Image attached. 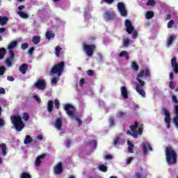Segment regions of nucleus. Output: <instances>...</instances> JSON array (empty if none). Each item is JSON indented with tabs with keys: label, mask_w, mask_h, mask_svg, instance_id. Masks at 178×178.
Segmentation results:
<instances>
[{
	"label": "nucleus",
	"mask_w": 178,
	"mask_h": 178,
	"mask_svg": "<svg viewBox=\"0 0 178 178\" xmlns=\"http://www.w3.org/2000/svg\"><path fill=\"white\" fill-rule=\"evenodd\" d=\"M63 70H65V62L62 61L52 67L49 71V74H57V76H60Z\"/></svg>",
	"instance_id": "obj_7"
},
{
	"label": "nucleus",
	"mask_w": 178,
	"mask_h": 178,
	"mask_svg": "<svg viewBox=\"0 0 178 178\" xmlns=\"http://www.w3.org/2000/svg\"><path fill=\"white\" fill-rule=\"evenodd\" d=\"M0 94H6V91L5 90V88H0Z\"/></svg>",
	"instance_id": "obj_61"
},
{
	"label": "nucleus",
	"mask_w": 178,
	"mask_h": 178,
	"mask_svg": "<svg viewBox=\"0 0 178 178\" xmlns=\"http://www.w3.org/2000/svg\"><path fill=\"white\" fill-rule=\"evenodd\" d=\"M146 5L147 6H154L155 5V0H148Z\"/></svg>",
	"instance_id": "obj_44"
},
{
	"label": "nucleus",
	"mask_w": 178,
	"mask_h": 178,
	"mask_svg": "<svg viewBox=\"0 0 178 178\" xmlns=\"http://www.w3.org/2000/svg\"><path fill=\"white\" fill-rule=\"evenodd\" d=\"M83 49L87 56L91 58L92 55H94V52L97 50V45L94 44H87L86 43H83Z\"/></svg>",
	"instance_id": "obj_9"
},
{
	"label": "nucleus",
	"mask_w": 178,
	"mask_h": 178,
	"mask_svg": "<svg viewBox=\"0 0 178 178\" xmlns=\"http://www.w3.org/2000/svg\"><path fill=\"white\" fill-rule=\"evenodd\" d=\"M120 90L122 97H123L124 99H127V98H129V92H127V88H126V86H122Z\"/></svg>",
	"instance_id": "obj_16"
},
{
	"label": "nucleus",
	"mask_w": 178,
	"mask_h": 178,
	"mask_svg": "<svg viewBox=\"0 0 178 178\" xmlns=\"http://www.w3.org/2000/svg\"><path fill=\"white\" fill-rule=\"evenodd\" d=\"M87 74H88V76H94V70H88Z\"/></svg>",
	"instance_id": "obj_52"
},
{
	"label": "nucleus",
	"mask_w": 178,
	"mask_h": 178,
	"mask_svg": "<svg viewBox=\"0 0 178 178\" xmlns=\"http://www.w3.org/2000/svg\"><path fill=\"white\" fill-rule=\"evenodd\" d=\"M125 26L127 27V33H128V34H132V38L134 40H136V38L138 37V31L134 30V26H133V24H131V21H130V19L125 20Z\"/></svg>",
	"instance_id": "obj_8"
},
{
	"label": "nucleus",
	"mask_w": 178,
	"mask_h": 178,
	"mask_svg": "<svg viewBox=\"0 0 178 178\" xmlns=\"http://www.w3.org/2000/svg\"><path fill=\"white\" fill-rule=\"evenodd\" d=\"M64 109L67 113V115L71 118L72 119H74L76 122H77L79 127L81 126L83 124V121L80 120L78 117H76V115L74 114V111H76V108L74 107L73 105L70 104H67L64 106Z\"/></svg>",
	"instance_id": "obj_4"
},
{
	"label": "nucleus",
	"mask_w": 178,
	"mask_h": 178,
	"mask_svg": "<svg viewBox=\"0 0 178 178\" xmlns=\"http://www.w3.org/2000/svg\"><path fill=\"white\" fill-rule=\"evenodd\" d=\"M126 115H127V113L125 112H123V111L118 112L119 118H123V116H126Z\"/></svg>",
	"instance_id": "obj_51"
},
{
	"label": "nucleus",
	"mask_w": 178,
	"mask_h": 178,
	"mask_svg": "<svg viewBox=\"0 0 178 178\" xmlns=\"http://www.w3.org/2000/svg\"><path fill=\"white\" fill-rule=\"evenodd\" d=\"M130 130L132 131L134 138H137L138 137V134L141 136L143 134V131H144V124H140L138 127V122L135 121L134 124L130 125ZM137 129L138 131H137Z\"/></svg>",
	"instance_id": "obj_6"
},
{
	"label": "nucleus",
	"mask_w": 178,
	"mask_h": 178,
	"mask_svg": "<svg viewBox=\"0 0 178 178\" xmlns=\"http://www.w3.org/2000/svg\"><path fill=\"white\" fill-rule=\"evenodd\" d=\"M84 84H86L85 79H81L79 81V86H81V87H83V86H84Z\"/></svg>",
	"instance_id": "obj_54"
},
{
	"label": "nucleus",
	"mask_w": 178,
	"mask_h": 178,
	"mask_svg": "<svg viewBox=\"0 0 178 178\" xmlns=\"http://www.w3.org/2000/svg\"><path fill=\"white\" fill-rule=\"evenodd\" d=\"M162 114L164 115L165 118H164V122L167 126V129L169 130L170 129V112L166 108H162Z\"/></svg>",
	"instance_id": "obj_10"
},
{
	"label": "nucleus",
	"mask_w": 178,
	"mask_h": 178,
	"mask_svg": "<svg viewBox=\"0 0 178 178\" xmlns=\"http://www.w3.org/2000/svg\"><path fill=\"white\" fill-rule=\"evenodd\" d=\"M131 67L134 70H135V72H138V70L140 69V66H138L136 62L131 63Z\"/></svg>",
	"instance_id": "obj_35"
},
{
	"label": "nucleus",
	"mask_w": 178,
	"mask_h": 178,
	"mask_svg": "<svg viewBox=\"0 0 178 178\" xmlns=\"http://www.w3.org/2000/svg\"><path fill=\"white\" fill-rule=\"evenodd\" d=\"M7 80H8V81H15V78L12 76H8Z\"/></svg>",
	"instance_id": "obj_60"
},
{
	"label": "nucleus",
	"mask_w": 178,
	"mask_h": 178,
	"mask_svg": "<svg viewBox=\"0 0 178 178\" xmlns=\"http://www.w3.org/2000/svg\"><path fill=\"white\" fill-rule=\"evenodd\" d=\"M112 158H113V157L112 155H111V154H106V155L104 156V159H105L106 160L112 159Z\"/></svg>",
	"instance_id": "obj_59"
},
{
	"label": "nucleus",
	"mask_w": 178,
	"mask_h": 178,
	"mask_svg": "<svg viewBox=\"0 0 178 178\" xmlns=\"http://www.w3.org/2000/svg\"><path fill=\"white\" fill-rule=\"evenodd\" d=\"M119 141H120V137L117 136L115 139H114V145H118V144L119 143Z\"/></svg>",
	"instance_id": "obj_49"
},
{
	"label": "nucleus",
	"mask_w": 178,
	"mask_h": 178,
	"mask_svg": "<svg viewBox=\"0 0 178 178\" xmlns=\"http://www.w3.org/2000/svg\"><path fill=\"white\" fill-rule=\"evenodd\" d=\"M22 119H24V120H25V122H27V120H29V119H30V115H29V114L27 113H24L23 115H22Z\"/></svg>",
	"instance_id": "obj_40"
},
{
	"label": "nucleus",
	"mask_w": 178,
	"mask_h": 178,
	"mask_svg": "<svg viewBox=\"0 0 178 178\" xmlns=\"http://www.w3.org/2000/svg\"><path fill=\"white\" fill-rule=\"evenodd\" d=\"M54 37H55V33L51 31H48L46 33V38H47V40H51V38H54Z\"/></svg>",
	"instance_id": "obj_32"
},
{
	"label": "nucleus",
	"mask_w": 178,
	"mask_h": 178,
	"mask_svg": "<svg viewBox=\"0 0 178 178\" xmlns=\"http://www.w3.org/2000/svg\"><path fill=\"white\" fill-rule=\"evenodd\" d=\"M145 17L147 19H152V17H154V12L147 11L145 14Z\"/></svg>",
	"instance_id": "obj_36"
},
{
	"label": "nucleus",
	"mask_w": 178,
	"mask_h": 178,
	"mask_svg": "<svg viewBox=\"0 0 178 178\" xmlns=\"http://www.w3.org/2000/svg\"><path fill=\"white\" fill-rule=\"evenodd\" d=\"M128 144V152H130V154H134V145L131 143V141L128 140L127 141Z\"/></svg>",
	"instance_id": "obj_25"
},
{
	"label": "nucleus",
	"mask_w": 178,
	"mask_h": 178,
	"mask_svg": "<svg viewBox=\"0 0 178 178\" xmlns=\"http://www.w3.org/2000/svg\"><path fill=\"white\" fill-rule=\"evenodd\" d=\"M54 105L56 109H59V108H60V103H59V100L58 99L54 100Z\"/></svg>",
	"instance_id": "obj_42"
},
{
	"label": "nucleus",
	"mask_w": 178,
	"mask_h": 178,
	"mask_svg": "<svg viewBox=\"0 0 178 178\" xmlns=\"http://www.w3.org/2000/svg\"><path fill=\"white\" fill-rule=\"evenodd\" d=\"M134 159V158H133V157H129L126 161L127 165H130V163H131V162L133 161Z\"/></svg>",
	"instance_id": "obj_50"
},
{
	"label": "nucleus",
	"mask_w": 178,
	"mask_h": 178,
	"mask_svg": "<svg viewBox=\"0 0 178 178\" xmlns=\"http://www.w3.org/2000/svg\"><path fill=\"white\" fill-rule=\"evenodd\" d=\"M122 42H123L124 47H129L131 42H133V40H130V39L126 38V39H123Z\"/></svg>",
	"instance_id": "obj_31"
},
{
	"label": "nucleus",
	"mask_w": 178,
	"mask_h": 178,
	"mask_svg": "<svg viewBox=\"0 0 178 178\" xmlns=\"http://www.w3.org/2000/svg\"><path fill=\"white\" fill-rule=\"evenodd\" d=\"M0 148L2 149V154L3 156H6L8 152H6V144L1 143L0 144Z\"/></svg>",
	"instance_id": "obj_28"
},
{
	"label": "nucleus",
	"mask_w": 178,
	"mask_h": 178,
	"mask_svg": "<svg viewBox=\"0 0 178 178\" xmlns=\"http://www.w3.org/2000/svg\"><path fill=\"white\" fill-rule=\"evenodd\" d=\"M71 144H72V140L67 139V143H66L67 148H69L70 147Z\"/></svg>",
	"instance_id": "obj_57"
},
{
	"label": "nucleus",
	"mask_w": 178,
	"mask_h": 178,
	"mask_svg": "<svg viewBox=\"0 0 178 178\" xmlns=\"http://www.w3.org/2000/svg\"><path fill=\"white\" fill-rule=\"evenodd\" d=\"M5 54H6V49L3 47L0 48V60L5 58Z\"/></svg>",
	"instance_id": "obj_29"
},
{
	"label": "nucleus",
	"mask_w": 178,
	"mask_h": 178,
	"mask_svg": "<svg viewBox=\"0 0 178 178\" xmlns=\"http://www.w3.org/2000/svg\"><path fill=\"white\" fill-rule=\"evenodd\" d=\"M102 2H105L108 5H112V3L115 2V0H102Z\"/></svg>",
	"instance_id": "obj_48"
},
{
	"label": "nucleus",
	"mask_w": 178,
	"mask_h": 178,
	"mask_svg": "<svg viewBox=\"0 0 178 178\" xmlns=\"http://www.w3.org/2000/svg\"><path fill=\"white\" fill-rule=\"evenodd\" d=\"M35 88L38 90H45L47 87V83L44 79H38V81L34 83Z\"/></svg>",
	"instance_id": "obj_12"
},
{
	"label": "nucleus",
	"mask_w": 178,
	"mask_h": 178,
	"mask_svg": "<svg viewBox=\"0 0 178 178\" xmlns=\"http://www.w3.org/2000/svg\"><path fill=\"white\" fill-rule=\"evenodd\" d=\"M17 47V42L16 40H13L8 46V55L9 57L6 60V65L8 67H10L12 66V63L13 62L15 59V51H13V49Z\"/></svg>",
	"instance_id": "obj_3"
},
{
	"label": "nucleus",
	"mask_w": 178,
	"mask_h": 178,
	"mask_svg": "<svg viewBox=\"0 0 178 178\" xmlns=\"http://www.w3.org/2000/svg\"><path fill=\"white\" fill-rule=\"evenodd\" d=\"M63 172V164L62 162H59L54 167V175H60Z\"/></svg>",
	"instance_id": "obj_13"
},
{
	"label": "nucleus",
	"mask_w": 178,
	"mask_h": 178,
	"mask_svg": "<svg viewBox=\"0 0 178 178\" xmlns=\"http://www.w3.org/2000/svg\"><path fill=\"white\" fill-rule=\"evenodd\" d=\"M172 19V15L170 14H168L165 17V20H170Z\"/></svg>",
	"instance_id": "obj_63"
},
{
	"label": "nucleus",
	"mask_w": 178,
	"mask_h": 178,
	"mask_svg": "<svg viewBox=\"0 0 178 178\" xmlns=\"http://www.w3.org/2000/svg\"><path fill=\"white\" fill-rule=\"evenodd\" d=\"M34 47H31L28 51V54H29V55H33L34 53Z\"/></svg>",
	"instance_id": "obj_56"
},
{
	"label": "nucleus",
	"mask_w": 178,
	"mask_h": 178,
	"mask_svg": "<svg viewBox=\"0 0 178 178\" xmlns=\"http://www.w3.org/2000/svg\"><path fill=\"white\" fill-rule=\"evenodd\" d=\"M175 86H176V83H175L173 81H171L169 83L170 88H171V90H175Z\"/></svg>",
	"instance_id": "obj_47"
},
{
	"label": "nucleus",
	"mask_w": 178,
	"mask_h": 178,
	"mask_svg": "<svg viewBox=\"0 0 178 178\" xmlns=\"http://www.w3.org/2000/svg\"><path fill=\"white\" fill-rule=\"evenodd\" d=\"M55 127L57 130H62V118H58L56 120Z\"/></svg>",
	"instance_id": "obj_20"
},
{
	"label": "nucleus",
	"mask_w": 178,
	"mask_h": 178,
	"mask_svg": "<svg viewBox=\"0 0 178 178\" xmlns=\"http://www.w3.org/2000/svg\"><path fill=\"white\" fill-rule=\"evenodd\" d=\"M171 66H172L175 74H178V63H177V58L176 57H173L172 58Z\"/></svg>",
	"instance_id": "obj_15"
},
{
	"label": "nucleus",
	"mask_w": 178,
	"mask_h": 178,
	"mask_svg": "<svg viewBox=\"0 0 178 178\" xmlns=\"http://www.w3.org/2000/svg\"><path fill=\"white\" fill-rule=\"evenodd\" d=\"M5 70H6V68H5L4 66L0 67V76H3V74H5Z\"/></svg>",
	"instance_id": "obj_45"
},
{
	"label": "nucleus",
	"mask_w": 178,
	"mask_h": 178,
	"mask_svg": "<svg viewBox=\"0 0 178 178\" xmlns=\"http://www.w3.org/2000/svg\"><path fill=\"white\" fill-rule=\"evenodd\" d=\"M60 51H62V47L57 46L55 48V55L57 56V58H59L60 56Z\"/></svg>",
	"instance_id": "obj_30"
},
{
	"label": "nucleus",
	"mask_w": 178,
	"mask_h": 178,
	"mask_svg": "<svg viewBox=\"0 0 178 178\" xmlns=\"http://www.w3.org/2000/svg\"><path fill=\"white\" fill-rule=\"evenodd\" d=\"M173 24H175V21H173V19L170 20L168 23V29H172V27H173Z\"/></svg>",
	"instance_id": "obj_46"
},
{
	"label": "nucleus",
	"mask_w": 178,
	"mask_h": 178,
	"mask_svg": "<svg viewBox=\"0 0 178 178\" xmlns=\"http://www.w3.org/2000/svg\"><path fill=\"white\" fill-rule=\"evenodd\" d=\"M20 178H31V175L28 172H24L20 175Z\"/></svg>",
	"instance_id": "obj_39"
},
{
	"label": "nucleus",
	"mask_w": 178,
	"mask_h": 178,
	"mask_svg": "<svg viewBox=\"0 0 178 178\" xmlns=\"http://www.w3.org/2000/svg\"><path fill=\"white\" fill-rule=\"evenodd\" d=\"M27 48H29V43H23L21 45V49L23 51H26V49H27Z\"/></svg>",
	"instance_id": "obj_43"
},
{
	"label": "nucleus",
	"mask_w": 178,
	"mask_h": 178,
	"mask_svg": "<svg viewBox=\"0 0 178 178\" xmlns=\"http://www.w3.org/2000/svg\"><path fill=\"white\" fill-rule=\"evenodd\" d=\"M176 35H170L167 40V47H169L172 44H173V41L176 40Z\"/></svg>",
	"instance_id": "obj_24"
},
{
	"label": "nucleus",
	"mask_w": 178,
	"mask_h": 178,
	"mask_svg": "<svg viewBox=\"0 0 178 178\" xmlns=\"http://www.w3.org/2000/svg\"><path fill=\"white\" fill-rule=\"evenodd\" d=\"M151 76V72L148 68H146L145 70H140L138 74L136 76V80L138 83L136 86V91L141 95L143 98H145V90H144V87H145V82L143 81L141 79H147V77Z\"/></svg>",
	"instance_id": "obj_1"
},
{
	"label": "nucleus",
	"mask_w": 178,
	"mask_h": 178,
	"mask_svg": "<svg viewBox=\"0 0 178 178\" xmlns=\"http://www.w3.org/2000/svg\"><path fill=\"white\" fill-rule=\"evenodd\" d=\"M8 21L9 18H8V17L0 16V26H6Z\"/></svg>",
	"instance_id": "obj_23"
},
{
	"label": "nucleus",
	"mask_w": 178,
	"mask_h": 178,
	"mask_svg": "<svg viewBox=\"0 0 178 178\" xmlns=\"http://www.w3.org/2000/svg\"><path fill=\"white\" fill-rule=\"evenodd\" d=\"M5 31H6V29L5 28H0V33H5Z\"/></svg>",
	"instance_id": "obj_64"
},
{
	"label": "nucleus",
	"mask_w": 178,
	"mask_h": 178,
	"mask_svg": "<svg viewBox=\"0 0 178 178\" xmlns=\"http://www.w3.org/2000/svg\"><path fill=\"white\" fill-rule=\"evenodd\" d=\"M175 79V75L173 74V72L170 73V80H173Z\"/></svg>",
	"instance_id": "obj_62"
},
{
	"label": "nucleus",
	"mask_w": 178,
	"mask_h": 178,
	"mask_svg": "<svg viewBox=\"0 0 178 178\" xmlns=\"http://www.w3.org/2000/svg\"><path fill=\"white\" fill-rule=\"evenodd\" d=\"M172 102H174L175 104H178V100H177V97H176V95H172Z\"/></svg>",
	"instance_id": "obj_53"
},
{
	"label": "nucleus",
	"mask_w": 178,
	"mask_h": 178,
	"mask_svg": "<svg viewBox=\"0 0 178 178\" xmlns=\"http://www.w3.org/2000/svg\"><path fill=\"white\" fill-rule=\"evenodd\" d=\"M115 16L113 15V13H111L109 11H106L104 13V19L106 22L108 20H113Z\"/></svg>",
	"instance_id": "obj_17"
},
{
	"label": "nucleus",
	"mask_w": 178,
	"mask_h": 178,
	"mask_svg": "<svg viewBox=\"0 0 178 178\" xmlns=\"http://www.w3.org/2000/svg\"><path fill=\"white\" fill-rule=\"evenodd\" d=\"M108 122L111 127H113V126H115V119H113V118H110Z\"/></svg>",
	"instance_id": "obj_41"
},
{
	"label": "nucleus",
	"mask_w": 178,
	"mask_h": 178,
	"mask_svg": "<svg viewBox=\"0 0 178 178\" xmlns=\"http://www.w3.org/2000/svg\"><path fill=\"white\" fill-rule=\"evenodd\" d=\"M175 111L176 116L174 118L173 122L177 129H178V106L177 105L175 106Z\"/></svg>",
	"instance_id": "obj_19"
},
{
	"label": "nucleus",
	"mask_w": 178,
	"mask_h": 178,
	"mask_svg": "<svg viewBox=\"0 0 178 178\" xmlns=\"http://www.w3.org/2000/svg\"><path fill=\"white\" fill-rule=\"evenodd\" d=\"M27 69H29V65H27V63H23L20 65L19 70L22 74H24L27 71Z\"/></svg>",
	"instance_id": "obj_21"
},
{
	"label": "nucleus",
	"mask_w": 178,
	"mask_h": 178,
	"mask_svg": "<svg viewBox=\"0 0 178 178\" xmlns=\"http://www.w3.org/2000/svg\"><path fill=\"white\" fill-rule=\"evenodd\" d=\"M10 120L17 131H22L23 129H24V123L23 122V120H22V116L11 115Z\"/></svg>",
	"instance_id": "obj_5"
},
{
	"label": "nucleus",
	"mask_w": 178,
	"mask_h": 178,
	"mask_svg": "<svg viewBox=\"0 0 178 178\" xmlns=\"http://www.w3.org/2000/svg\"><path fill=\"white\" fill-rule=\"evenodd\" d=\"M18 15L22 19H28V17H29V14H26L23 11H19Z\"/></svg>",
	"instance_id": "obj_33"
},
{
	"label": "nucleus",
	"mask_w": 178,
	"mask_h": 178,
	"mask_svg": "<svg viewBox=\"0 0 178 178\" xmlns=\"http://www.w3.org/2000/svg\"><path fill=\"white\" fill-rule=\"evenodd\" d=\"M99 169L101 172H108V167L104 164L99 165Z\"/></svg>",
	"instance_id": "obj_37"
},
{
	"label": "nucleus",
	"mask_w": 178,
	"mask_h": 178,
	"mask_svg": "<svg viewBox=\"0 0 178 178\" xmlns=\"http://www.w3.org/2000/svg\"><path fill=\"white\" fill-rule=\"evenodd\" d=\"M117 6H118V9L119 10L120 15H121L122 17H127V9H126V6L124 5V3L118 2Z\"/></svg>",
	"instance_id": "obj_11"
},
{
	"label": "nucleus",
	"mask_w": 178,
	"mask_h": 178,
	"mask_svg": "<svg viewBox=\"0 0 178 178\" xmlns=\"http://www.w3.org/2000/svg\"><path fill=\"white\" fill-rule=\"evenodd\" d=\"M33 98L36 101V102H39V104L41 102V99L38 96L34 95Z\"/></svg>",
	"instance_id": "obj_55"
},
{
	"label": "nucleus",
	"mask_w": 178,
	"mask_h": 178,
	"mask_svg": "<svg viewBox=\"0 0 178 178\" xmlns=\"http://www.w3.org/2000/svg\"><path fill=\"white\" fill-rule=\"evenodd\" d=\"M142 147L143 149L144 156L148 154V151H152V147H151V145L148 143H143L142 144Z\"/></svg>",
	"instance_id": "obj_14"
},
{
	"label": "nucleus",
	"mask_w": 178,
	"mask_h": 178,
	"mask_svg": "<svg viewBox=\"0 0 178 178\" xmlns=\"http://www.w3.org/2000/svg\"><path fill=\"white\" fill-rule=\"evenodd\" d=\"M24 144H30V143H33V138L31 136L27 135L24 141Z\"/></svg>",
	"instance_id": "obj_34"
},
{
	"label": "nucleus",
	"mask_w": 178,
	"mask_h": 178,
	"mask_svg": "<svg viewBox=\"0 0 178 178\" xmlns=\"http://www.w3.org/2000/svg\"><path fill=\"white\" fill-rule=\"evenodd\" d=\"M0 116H2V107L0 106ZM5 124V121L3 119L0 118V127H3Z\"/></svg>",
	"instance_id": "obj_38"
},
{
	"label": "nucleus",
	"mask_w": 178,
	"mask_h": 178,
	"mask_svg": "<svg viewBox=\"0 0 178 178\" xmlns=\"http://www.w3.org/2000/svg\"><path fill=\"white\" fill-rule=\"evenodd\" d=\"M119 57L120 58L124 57L127 60H129V58H130V56H129V53H127V51H121L119 54Z\"/></svg>",
	"instance_id": "obj_27"
},
{
	"label": "nucleus",
	"mask_w": 178,
	"mask_h": 178,
	"mask_svg": "<svg viewBox=\"0 0 178 178\" xmlns=\"http://www.w3.org/2000/svg\"><path fill=\"white\" fill-rule=\"evenodd\" d=\"M47 111L49 113L54 111V100H49L47 103Z\"/></svg>",
	"instance_id": "obj_22"
},
{
	"label": "nucleus",
	"mask_w": 178,
	"mask_h": 178,
	"mask_svg": "<svg viewBox=\"0 0 178 178\" xmlns=\"http://www.w3.org/2000/svg\"><path fill=\"white\" fill-rule=\"evenodd\" d=\"M165 159L168 165L177 164V153L172 147L167 146L165 149Z\"/></svg>",
	"instance_id": "obj_2"
},
{
	"label": "nucleus",
	"mask_w": 178,
	"mask_h": 178,
	"mask_svg": "<svg viewBox=\"0 0 178 178\" xmlns=\"http://www.w3.org/2000/svg\"><path fill=\"white\" fill-rule=\"evenodd\" d=\"M58 83V79L56 77H54L51 79V84H56Z\"/></svg>",
	"instance_id": "obj_58"
},
{
	"label": "nucleus",
	"mask_w": 178,
	"mask_h": 178,
	"mask_svg": "<svg viewBox=\"0 0 178 178\" xmlns=\"http://www.w3.org/2000/svg\"><path fill=\"white\" fill-rule=\"evenodd\" d=\"M45 156H47L45 154L38 156L35 161V166H40L42 162L41 159H44Z\"/></svg>",
	"instance_id": "obj_18"
},
{
	"label": "nucleus",
	"mask_w": 178,
	"mask_h": 178,
	"mask_svg": "<svg viewBox=\"0 0 178 178\" xmlns=\"http://www.w3.org/2000/svg\"><path fill=\"white\" fill-rule=\"evenodd\" d=\"M32 42L35 45H38V44L41 42V36H33L32 38Z\"/></svg>",
	"instance_id": "obj_26"
}]
</instances>
